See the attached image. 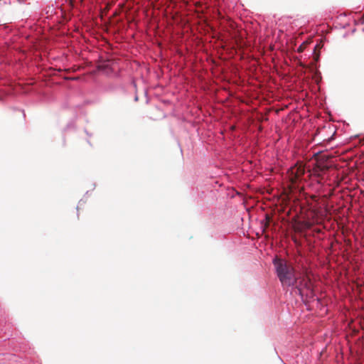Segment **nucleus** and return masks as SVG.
<instances>
[{"label":"nucleus","instance_id":"nucleus-1","mask_svg":"<svg viewBox=\"0 0 364 364\" xmlns=\"http://www.w3.org/2000/svg\"><path fill=\"white\" fill-rule=\"evenodd\" d=\"M277 277L284 288L293 287L296 283V276L294 267L281 259L274 261Z\"/></svg>","mask_w":364,"mask_h":364},{"label":"nucleus","instance_id":"nucleus-2","mask_svg":"<svg viewBox=\"0 0 364 364\" xmlns=\"http://www.w3.org/2000/svg\"><path fill=\"white\" fill-rule=\"evenodd\" d=\"M305 172V164L303 162H297L289 169L287 176L291 188H299V185L304 180Z\"/></svg>","mask_w":364,"mask_h":364},{"label":"nucleus","instance_id":"nucleus-3","mask_svg":"<svg viewBox=\"0 0 364 364\" xmlns=\"http://www.w3.org/2000/svg\"><path fill=\"white\" fill-rule=\"evenodd\" d=\"M293 287H295L301 296L304 294L308 295L309 292L311 293L313 291L312 282L306 273L302 276L297 277L296 283Z\"/></svg>","mask_w":364,"mask_h":364},{"label":"nucleus","instance_id":"nucleus-4","mask_svg":"<svg viewBox=\"0 0 364 364\" xmlns=\"http://www.w3.org/2000/svg\"><path fill=\"white\" fill-rule=\"evenodd\" d=\"M328 166L317 163L316 164H315L312 169L308 171V172L309 173L308 177L309 178L314 177L317 179V183H321V180L322 179L323 173L326 172L328 170Z\"/></svg>","mask_w":364,"mask_h":364},{"label":"nucleus","instance_id":"nucleus-5","mask_svg":"<svg viewBox=\"0 0 364 364\" xmlns=\"http://www.w3.org/2000/svg\"><path fill=\"white\" fill-rule=\"evenodd\" d=\"M68 80H77L79 79V77H69L68 78Z\"/></svg>","mask_w":364,"mask_h":364},{"label":"nucleus","instance_id":"nucleus-6","mask_svg":"<svg viewBox=\"0 0 364 364\" xmlns=\"http://www.w3.org/2000/svg\"><path fill=\"white\" fill-rule=\"evenodd\" d=\"M298 51H299V52H302V51H303V48L300 46V47L298 48Z\"/></svg>","mask_w":364,"mask_h":364},{"label":"nucleus","instance_id":"nucleus-7","mask_svg":"<svg viewBox=\"0 0 364 364\" xmlns=\"http://www.w3.org/2000/svg\"><path fill=\"white\" fill-rule=\"evenodd\" d=\"M266 219H267V223H269L270 218H269L268 215H267Z\"/></svg>","mask_w":364,"mask_h":364}]
</instances>
